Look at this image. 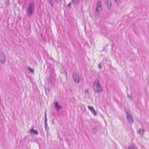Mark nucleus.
<instances>
[{"label": "nucleus", "mask_w": 149, "mask_h": 149, "mask_svg": "<svg viewBox=\"0 0 149 149\" xmlns=\"http://www.w3.org/2000/svg\"><path fill=\"white\" fill-rule=\"evenodd\" d=\"M96 84V88L93 87L94 91L97 93H101L102 91V88L99 84V80L98 79H96L94 82V84Z\"/></svg>", "instance_id": "obj_1"}, {"label": "nucleus", "mask_w": 149, "mask_h": 149, "mask_svg": "<svg viewBox=\"0 0 149 149\" xmlns=\"http://www.w3.org/2000/svg\"><path fill=\"white\" fill-rule=\"evenodd\" d=\"M125 113L127 119L128 120V122L130 124H132L134 122V120L131 113H129L127 111H126Z\"/></svg>", "instance_id": "obj_2"}, {"label": "nucleus", "mask_w": 149, "mask_h": 149, "mask_svg": "<svg viewBox=\"0 0 149 149\" xmlns=\"http://www.w3.org/2000/svg\"><path fill=\"white\" fill-rule=\"evenodd\" d=\"M33 3H29L27 8V15L29 17H31L33 13Z\"/></svg>", "instance_id": "obj_3"}, {"label": "nucleus", "mask_w": 149, "mask_h": 149, "mask_svg": "<svg viewBox=\"0 0 149 149\" xmlns=\"http://www.w3.org/2000/svg\"><path fill=\"white\" fill-rule=\"evenodd\" d=\"M6 58L5 54L3 52H0V62L2 64H3L5 62Z\"/></svg>", "instance_id": "obj_4"}, {"label": "nucleus", "mask_w": 149, "mask_h": 149, "mask_svg": "<svg viewBox=\"0 0 149 149\" xmlns=\"http://www.w3.org/2000/svg\"><path fill=\"white\" fill-rule=\"evenodd\" d=\"M72 77L74 82L76 83H78L80 81L79 75L76 73H74L72 74Z\"/></svg>", "instance_id": "obj_5"}, {"label": "nucleus", "mask_w": 149, "mask_h": 149, "mask_svg": "<svg viewBox=\"0 0 149 149\" xmlns=\"http://www.w3.org/2000/svg\"><path fill=\"white\" fill-rule=\"evenodd\" d=\"M102 10V5L101 1L99 0L97 1V8L96 9V11L97 13H99L100 11Z\"/></svg>", "instance_id": "obj_6"}, {"label": "nucleus", "mask_w": 149, "mask_h": 149, "mask_svg": "<svg viewBox=\"0 0 149 149\" xmlns=\"http://www.w3.org/2000/svg\"><path fill=\"white\" fill-rule=\"evenodd\" d=\"M105 2L107 8L108 9L110 8L111 6V3L110 0H105Z\"/></svg>", "instance_id": "obj_7"}, {"label": "nucleus", "mask_w": 149, "mask_h": 149, "mask_svg": "<svg viewBox=\"0 0 149 149\" xmlns=\"http://www.w3.org/2000/svg\"><path fill=\"white\" fill-rule=\"evenodd\" d=\"M88 109L90 110L93 114H94L95 115H96V113L94 109L92 107L90 106H88Z\"/></svg>", "instance_id": "obj_8"}, {"label": "nucleus", "mask_w": 149, "mask_h": 149, "mask_svg": "<svg viewBox=\"0 0 149 149\" xmlns=\"http://www.w3.org/2000/svg\"><path fill=\"white\" fill-rule=\"evenodd\" d=\"M55 108L58 111L60 109L62 108L61 106H59L57 102H56L55 103Z\"/></svg>", "instance_id": "obj_9"}, {"label": "nucleus", "mask_w": 149, "mask_h": 149, "mask_svg": "<svg viewBox=\"0 0 149 149\" xmlns=\"http://www.w3.org/2000/svg\"><path fill=\"white\" fill-rule=\"evenodd\" d=\"M29 132L31 134H33L36 135H37L38 134V132L37 131L33 130V129L30 130Z\"/></svg>", "instance_id": "obj_10"}, {"label": "nucleus", "mask_w": 149, "mask_h": 149, "mask_svg": "<svg viewBox=\"0 0 149 149\" xmlns=\"http://www.w3.org/2000/svg\"><path fill=\"white\" fill-rule=\"evenodd\" d=\"M47 111L46 110L45 113V129L46 130H47V115L46 113Z\"/></svg>", "instance_id": "obj_11"}, {"label": "nucleus", "mask_w": 149, "mask_h": 149, "mask_svg": "<svg viewBox=\"0 0 149 149\" xmlns=\"http://www.w3.org/2000/svg\"><path fill=\"white\" fill-rule=\"evenodd\" d=\"M144 131V130H141V129H139V130H138V134L140 135H141L142 134H143Z\"/></svg>", "instance_id": "obj_12"}, {"label": "nucleus", "mask_w": 149, "mask_h": 149, "mask_svg": "<svg viewBox=\"0 0 149 149\" xmlns=\"http://www.w3.org/2000/svg\"><path fill=\"white\" fill-rule=\"evenodd\" d=\"M72 3L73 4H78L79 3V0H72Z\"/></svg>", "instance_id": "obj_13"}, {"label": "nucleus", "mask_w": 149, "mask_h": 149, "mask_svg": "<svg viewBox=\"0 0 149 149\" xmlns=\"http://www.w3.org/2000/svg\"><path fill=\"white\" fill-rule=\"evenodd\" d=\"M54 77L52 75H51L49 78V81H50L51 83H52L54 81Z\"/></svg>", "instance_id": "obj_14"}, {"label": "nucleus", "mask_w": 149, "mask_h": 149, "mask_svg": "<svg viewBox=\"0 0 149 149\" xmlns=\"http://www.w3.org/2000/svg\"><path fill=\"white\" fill-rule=\"evenodd\" d=\"M48 1L49 2L51 6H52L54 5V1L53 0H48Z\"/></svg>", "instance_id": "obj_15"}, {"label": "nucleus", "mask_w": 149, "mask_h": 149, "mask_svg": "<svg viewBox=\"0 0 149 149\" xmlns=\"http://www.w3.org/2000/svg\"><path fill=\"white\" fill-rule=\"evenodd\" d=\"M97 129L96 127H94L93 129V133L95 134L97 132Z\"/></svg>", "instance_id": "obj_16"}, {"label": "nucleus", "mask_w": 149, "mask_h": 149, "mask_svg": "<svg viewBox=\"0 0 149 149\" xmlns=\"http://www.w3.org/2000/svg\"><path fill=\"white\" fill-rule=\"evenodd\" d=\"M28 70L31 72L33 73L34 72V70L32 69H31L30 67L28 68Z\"/></svg>", "instance_id": "obj_17"}, {"label": "nucleus", "mask_w": 149, "mask_h": 149, "mask_svg": "<svg viewBox=\"0 0 149 149\" xmlns=\"http://www.w3.org/2000/svg\"><path fill=\"white\" fill-rule=\"evenodd\" d=\"M5 4L6 6H8L10 4L9 1H6Z\"/></svg>", "instance_id": "obj_18"}, {"label": "nucleus", "mask_w": 149, "mask_h": 149, "mask_svg": "<svg viewBox=\"0 0 149 149\" xmlns=\"http://www.w3.org/2000/svg\"><path fill=\"white\" fill-rule=\"evenodd\" d=\"M98 68L100 69H101L102 68V67L101 66V63L100 62L98 64Z\"/></svg>", "instance_id": "obj_19"}, {"label": "nucleus", "mask_w": 149, "mask_h": 149, "mask_svg": "<svg viewBox=\"0 0 149 149\" xmlns=\"http://www.w3.org/2000/svg\"><path fill=\"white\" fill-rule=\"evenodd\" d=\"M61 0H55V2L57 3H59L60 2Z\"/></svg>", "instance_id": "obj_20"}, {"label": "nucleus", "mask_w": 149, "mask_h": 149, "mask_svg": "<svg viewBox=\"0 0 149 149\" xmlns=\"http://www.w3.org/2000/svg\"><path fill=\"white\" fill-rule=\"evenodd\" d=\"M127 96H128V98L129 99H130V100H131L132 99V97L131 96L129 95L128 94H127Z\"/></svg>", "instance_id": "obj_21"}, {"label": "nucleus", "mask_w": 149, "mask_h": 149, "mask_svg": "<svg viewBox=\"0 0 149 149\" xmlns=\"http://www.w3.org/2000/svg\"><path fill=\"white\" fill-rule=\"evenodd\" d=\"M85 93H87L88 94V90H86L85 91Z\"/></svg>", "instance_id": "obj_22"}, {"label": "nucleus", "mask_w": 149, "mask_h": 149, "mask_svg": "<svg viewBox=\"0 0 149 149\" xmlns=\"http://www.w3.org/2000/svg\"><path fill=\"white\" fill-rule=\"evenodd\" d=\"M117 3H118L120 1V0H114Z\"/></svg>", "instance_id": "obj_23"}, {"label": "nucleus", "mask_w": 149, "mask_h": 149, "mask_svg": "<svg viewBox=\"0 0 149 149\" xmlns=\"http://www.w3.org/2000/svg\"><path fill=\"white\" fill-rule=\"evenodd\" d=\"M134 147L133 146H132L130 147L129 148V149H134Z\"/></svg>", "instance_id": "obj_24"}, {"label": "nucleus", "mask_w": 149, "mask_h": 149, "mask_svg": "<svg viewBox=\"0 0 149 149\" xmlns=\"http://www.w3.org/2000/svg\"><path fill=\"white\" fill-rule=\"evenodd\" d=\"M71 2H70L69 4H68V6L70 7H71Z\"/></svg>", "instance_id": "obj_25"}]
</instances>
